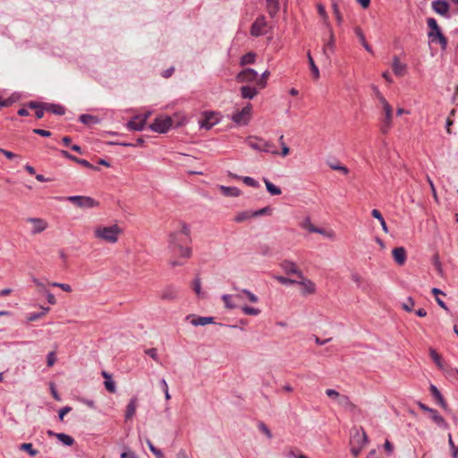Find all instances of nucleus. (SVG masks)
Here are the masks:
<instances>
[{
    "label": "nucleus",
    "instance_id": "f257e3e1",
    "mask_svg": "<svg viewBox=\"0 0 458 458\" xmlns=\"http://www.w3.org/2000/svg\"><path fill=\"white\" fill-rule=\"evenodd\" d=\"M121 233V228L117 225H113L110 226H98L94 231V235L106 242L115 243Z\"/></svg>",
    "mask_w": 458,
    "mask_h": 458
},
{
    "label": "nucleus",
    "instance_id": "f03ea898",
    "mask_svg": "<svg viewBox=\"0 0 458 458\" xmlns=\"http://www.w3.org/2000/svg\"><path fill=\"white\" fill-rule=\"evenodd\" d=\"M247 144L252 149L257 151L271 153L273 155H278L279 152L276 147L270 141H267L261 138L250 136L247 139Z\"/></svg>",
    "mask_w": 458,
    "mask_h": 458
},
{
    "label": "nucleus",
    "instance_id": "7ed1b4c3",
    "mask_svg": "<svg viewBox=\"0 0 458 458\" xmlns=\"http://www.w3.org/2000/svg\"><path fill=\"white\" fill-rule=\"evenodd\" d=\"M185 238L182 239V236L180 235L179 233H171L169 235V248L175 251L179 250L180 255L183 258H190L191 256V249L190 247H183L182 243L185 242Z\"/></svg>",
    "mask_w": 458,
    "mask_h": 458
},
{
    "label": "nucleus",
    "instance_id": "20e7f679",
    "mask_svg": "<svg viewBox=\"0 0 458 458\" xmlns=\"http://www.w3.org/2000/svg\"><path fill=\"white\" fill-rule=\"evenodd\" d=\"M173 126V120L168 115H159L155 118L148 128L155 132L165 133Z\"/></svg>",
    "mask_w": 458,
    "mask_h": 458
},
{
    "label": "nucleus",
    "instance_id": "39448f33",
    "mask_svg": "<svg viewBox=\"0 0 458 458\" xmlns=\"http://www.w3.org/2000/svg\"><path fill=\"white\" fill-rule=\"evenodd\" d=\"M67 200L81 208H92L98 206V202L89 196H69Z\"/></svg>",
    "mask_w": 458,
    "mask_h": 458
},
{
    "label": "nucleus",
    "instance_id": "423d86ee",
    "mask_svg": "<svg viewBox=\"0 0 458 458\" xmlns=\"http://www.w3.org/2000/svg\"><path fill=\"white\" fill-rule=\"evenodd\" d=\"M268 24L264 15H259L250 27V35L252 37H260L267 33Z\"/></svg>",
    "mask_w": 458,
    "mask_h": 458
},
{
    "label": "nucleus",
    "instance_id": "0eeeda50",
    "mask_svg": "<svg viewBox=\"0 0 458 458\" xmlns=\"http://www.w3.org/2000/svg\"><path fill=\"white\" fill-rule=\"evenodd\" d=\"M251 105L248 104L241 111L234 113L232 115V120L239 125L248 124L250 118Z\"/></svg>",
    "mask_w": 458,
    "mask_h": 458
},
{
    "label": "nucleus",
    "instance_id": "6e6552de",
    "mask_svg": "<svg viewBox=\"0 0 458 458\" xmlns=\"http://www.w3.org/2000/svg\"><path fill=\"white\" fill-rule=\"evenodd\" d=\"M385 116L381 122L380 130L382 133L386 134L392 126L393 109L389 104L383 106Z\"/></svg>",
    "mask_w": 458,
    "mask_h": 458
},
{
    "label": "nucleus",
    "instance_id": "1a4fd4ad",
    "mask_svg": "<svg viewBox=\"0 0 458 458\" xmlns=\"http://www.w3.org/2000/svg\"><path fill=\"white\" fill-rule=\"evenodd\" d=\"M239 82H255L258 87V72L251 68H246L237 75Z\"/></svg>",
    "mask_w": 458,
    "mask_h": 458
},
{
    "label": "nucleus",
    "instance_id": "9d476101",
    "mask_svg": "<svg viewBox=\"0 0 458 458\" xmlns=\"http://www.w3.org/2000/svg\"><path fill=\"white\" fill-rule=\"evenodd\" d=\"M280 267L287 275H296L300 279L304 278L303 273L297 267L296 264L291 260H283Z\"/></svg>",
    "mask_w": 458,
    "mask_h": 458
},
{
    "label": "nucleus",
    "instance_id": "9b49d317",
    "mask_svg": "<svg viewBox=\"0 0 458 458\" xmlns=\"http://www.w3.org/2000/svg\"><path fill=\"white\" fill-rule=\"evenodd\" d=\"M26 221L28 223L32 224V229H31V233L32 234L40 233L43 231H45L47 228V226H48L47 222L46 220L42 219V218L28 217L26 219Z\"/></svg>",
    "mask_w": 458,
    "mask_h": 458
},
{
    "label": "nucleus",
    "instance_id": "f8f14e48",
    "mask_svg": "<svg viewBox=\"0 0 458 458\" xmlns=\"http://www.w3.org/2000/svg\"><path fill=\"white\" fill-rule=\"evenodd\" d=\"M200 128H205L206 130L211 129L215 124L218 123V118L216 117V114L213 112H205L204 118L199 122Z\"/></svg>",
    "mask_w": 458,
    "mask_h": 458
},
{
    "label": "nucleus",
    "instance_id": "ddd939ff",
    "mask_svg": "<svg viewBox=\"0 0 458 458\" xmlns=\"http://www.w3.org/2000/svg\"><path fill=\"white\" fill-rule=\"evenodd\" d=\"M187 320H190L191 324L194 327L206 326L208 324H215L214 317H197L195 315H188Z\"/></svg>",
    "mask_w": 458,
    "mask_h": 458
},
{
    "label": "nucleus",
    "instance_id": "4468645a",
    "mask_svg": "<svg viewBox=\"0 0 458 458\" xmlns=\"http://www.w3.org/2000/svg\"><path fill=\"white\" fill-rule=\"evenodd\" d=\"M432 9L437 14L447 16L449 11V4L446 0H435L431 4Z\"/></svg>",
    "mask_w": 458,
    "mask_h": 458
},
{
    "label": "nucleus",
    "instance_id": "2eb2a0df",
    "mask_svg": "<svg viewBox=\"0 0 458 458\" xmlns=\"http://www.w3.org/2000/svg\"><path fill=\"white\" fill-rule=\"evenodd\" d=\"M178 297V289L174 285H168L164 288L160 293L163 301H174Z\"/></svg>",
    "mask_w": 458,
    "mask_h": 458
},
{
    "label": "nucleus",
    "instance_id": "dca6fc26",
    "mask_svg": "<svg viewBox=\"0 0 458 458\" xmlns=\"http://www.w3.org/2000/svg\"><path fill=\"white\" fill-rule=\"evenodd\" d=\"M146 126L145 119H140V116L135 115L133 116L128 123L127 128L131 131H142Z\"/></svg>",
    "mask_w": 458,
    "mask_h": 458
},
{
    "label": "nucleus",
    "instance_id": "f3484780",
    "mask_svg": "<svg viewBox=\"0 0 458 458\" xmlns=\"http://www.w3.org/2000/svg\"><path fill=\"white\" fill-rule=\"evenodd\" d=\"M393 258L394 261L402 266L407 259L406 250L403 247H396L392 250Z\"/></svg>",
    "mask_w": 458,
    "mask_h": 458
},
{
    "label": "nucleus",
    "instance_id": "a211bd4d",
    "mask_svg": "<svg viewBox=\"0 0 458 458\" xmlns=\"http://www.w3.org/2000/svg\"><path fill=\"white\" fill-rule=\"evenodd\" d=\"M428 38L431 39L432 42H435L437 40L439 43L441 49L445 50L447 47V38L445 37L443 32L441 30L437 31V33H434L433 31H430L428 33Z\"/></svg>",
    "mask_w": 458,
    "mask_h": 458
},
{
    "label": "nucleus",
    "instance_id": "6ab92c4d",
    "mask_svg": "<svg viewBox=\"0 0 458 458\" xmlns=\"http://www.w3.org/2000/svg\"><path fill=\"white\" fill-rule=\"evenodd\" d=\"M336 403H338V405H340L346 411L352 412L355 411L357 409V406L351 402L350 398L347 395L344 394H341L336 400Z\"/></svg>",
    "mask_w": 458,
    "mask_h": 458
},
{
    "label": "nucleus",
    "instance_id": "aec40b11",
    "mask_svg": "<svg viewBox=\"0 0 458 458\" xmlns=\"http://www.w3.org/2000/svg\"><path fill=\"white\" fill-rule=\"evenodd\" d=\"M392 69L395 75L403 76L406 71V64L401 63L399 57L394 55L393 58Z\"/></svg>",
    "mask_w": 458,
    "mask_h": 458
},
{
    "label": "nucleus",
    "instance_id": "412c9836",
    "mask_svg": "<svg viewBox=\"0 0 458 458\" xmlns=\"http://www.w3.org/2000/svg\"><path fill=\"white\" fill-rule=\"evenodd\" d=\"M258 87L242 86L241 87V96L242 98L252 99L259 92Z\"/></svg>",
    "mask_w": 458,
    "mask_h": 458
},
{
    "label": "nucleus",
    "instance_id": "4be33fe9",
    "mask_svg": "<svg viewBox=\"0 0 458 458\" xmlns=\"http://www.w3.org/2000/svg\"><path fill=\"white\" fill-rule=\"evenodd\" d=\"M429 391L434 399L437 400V403L445 410L447 409V403H445L444 397L442 396L440 391L434 385H430Z\"/></svg>",
    "mask_w": 458,
    "mask_h": 458
},
{
    "label": "nucleus",
    "instance_id": "5701e85b",
    "mask_svg": "<svg viewBox=\"0 0 458 458\" xmlns=\"http://www.w3.org/2000/svg\"><path fill=\"white\" fill-rule=\"evenodd\" d=\"M219 189L224 196L238 197L241 194V191L237 187L221 185Z\"/></svg>",
    "mask_w": 458,
    "mask_h": 458
},
{
    "label": "nucleus",
    "instance_id": "b1692460",
    "mask_svg": "<svg viewBox=\"0 0 458 458\" xmlns=\"http://www.w3.org/2000/svg\"><path fill=\"white\" fill-rule=\"evenodd\" d=\"M267 11L271 18H274L279 11V1L278 0H266Z\"/></svg>",
    "mask_w": 458,
    "mask_h": 458
},
{
    "label": "nucleus",
    "instance_id": "393cba45",
    "mask_svg": "<svg viewBox=\"0 0 458 458\" xmlns=\"http://www.w3.org/2000/svg\"><path fill=\"white\" fill-rule=\"evenodd\" d=\"M430 418L431 420L440 428H446L447 427V423L445 421V420L444 419V417H442L438 411L435 409H432L430 411Z\"/></svg>",
    "mask_w": 458,
    "mask_h": 458
},
{
    "label": "nucleus",
    "instance_id": "a878e982",
    "mask_svg": "<svg viewBox=\"0 0 458 458\" xmlns=\"http://www.w3.org/2000/svg\"><path fill=\"white\" fill-rule=\"evenodd\" d=\"M44 106L46 111L51 112L55 114L63 115L65 114V108L61 105L45 103Z\"/></svg>",
    "mask_w": 458,
    "mask_h": 458
},
{
    "label": "nucleus",
    "instance_id": "bb28decb",
    "mask_svg": "<svg viewBox=\"0 0 458 458\" xmlns=\"http://www.w3.org/2000/svg\"><path fill=\"white\" fill-rule=\"evenodd\" d=\"M354 32L356 34V36L358 37V38L360 39V42L361 43V45L363 46V47L369 52V53H372V48L367 43L366 41V38H365V36H364V33L362 32L361 29L359 28V27H356L354 29Z\"/></svg>",
    "mask_w": 458,
    "mask_h": 458
},
{
    "label": "nucleus",
    "instance_id": "cd10ccee",
    "mask_svg": "<svg viewBox=\"0 0 458 458\" xmlns=\"http://www.w3.org/2000/svg\"><path fill=\"white\" fill-rule=\"evenodd\" d=\"M242 295H244L252 303H257L259 301L258 296L247 289H242L240 294L235 295V298L242 299Z\"/></svg>",
    "mask_w": 458,
    "mask_h": 458
},
{
    "label": "nucleus",
    "instance_id": "c85d7f7f",
    "mask_svg": "<svg viewBox=\"0 0 458 458\" xmlns=\"http://www.w3.org/2000/svg\"><path fill=\"white\" fill-rule=\"evenodd\" d=\"M79 121L81 123H82L83 124H90V123L97 124L100 122V120L97 116L88 114H83L81 115H80Z\"/></svg>",
    "mask_w": 458,
    "mask_h": 458
},
{
    "label": "nucleus",
    "instance_id": "c756f323",
    "mask_svg": "<svg viewBox=\"0 0 458 458\" xmlns=\"http://www.w3.org/2000/svg\"><path fill=\"white\" fill-rule=\"evenodd\" d=\"M263 181L265 182L267 191L271 195L276 196V195H280L282 193L281 189L279 187L276 186L275 184H273L269 180H267V178H263Z\"/></svg>",
    "mask_w": 458,
    "mask_h": 458
},
{
    "label": "nucleus",
    "instance_id": "7c9ffc66",
    "mask_svg": "<svg viewBox=\"0 0 458 458\" xmlns=\"http://www.w3.org/2000/svg\"><path fill=\"white\" fill-rule=\"evenodd\" d=\"M55 437L66 446H71L74 443V439L64 433L55 434Z\"/></svg>",
    "mask_w": 458,
    "mask_h": 458
},
{
    "label": "nucleus",
    "instance_id": "2f4dec72",
    "mask_svg": "<svg viewBox=\"0 0 458 458\" xmlns=\"http://www.w3.org/2000/svg\"><path fill=\"white\" fill-rule=\"evenodd\" d=\"M334 48H335V36H334L332 29L329 27V40L325 45V47L323 48L324 54L327 56V58L329 57L327 53V50H330V51L333 52Z\"/></svg>",
    "mask_w": 458,
    "mask_h": 458
},
{
    "label": "nucleus",
    "instance_id": "473e14b6",
    "mask_svg": "<svg viewBox=\"0 0 458 458\" xmlns=\"http://www.w3.org/2000/svg\"><path fill=\"white\" fill-rule=\"evenodd\" d=\"M253 217L252 210H244L242 212L238 213L235 217L234 221L236 223H242L250 218Z\"/></svg>",
    "mask_w": 458,
    "mask_h": 458
},
{
    "label": "nucleus",
    "instance_id": "72a5a7b5",
    "mask_svg": "<svg viewBox=\"0 0 458 458\" xmlns=\"http://www.w3.org/2000/svg\"><path fill=\"white\" fill-rule=\"evenodd\" d=\"M136 411V399H131L127 404L125 411V419L130 420L133 417Z\"/></svg>",
    "mask_w": 458,
    "mask_h": 458
},
{
    "label": "nucleus",
    "instance_id": "f704fd0d",
    "mask_svg": "<svg viewBox=\"0 0 458 458\" xmlns=\"http://www.w3.org/2000/svg\"><path fill=\"white\" fill-rule=\"evenodd\" d=\"M371 216H372L374 218H376V219H377V220H378V223H380V225H381V226H382L383 231H384L385 233H387V232H388V230H387V225H386V221H385V219H384V217H383L382 214L380 213V211H379V210H377V209H373V210L371 211Z\"/></svg>",
    "mask_w": 458,
    "mask_h": 458
},
{
    "label": "nucleus",
    "instance_id": "c9c22d12",
    "mask_svg": "<svg viewBox=\"0 0 458 458\" xmlns=\"http://www.w3.org/2000/svg\"><path fill=\"white\" fill-rule=\"evenodd\" d=\"M299 284L304 286L305 293H313L316 290L315 284L308 279H301V281H298Z\"/></svg>",
    "mask_w": 458,
    "mask_h": 458
},
{
    "label": "nucleus",
    "instance_id": "e433bc0d",
    "mask_svg": "<svg viewBox=\"0 0 458 458\" xmlns=\"http://www.w3.org/2000/svg\"><path fill=\"white\" fill-rule=\"evenodd\" d=\"M429 355L431 359L434 360L436 365L440 369H444V364L442 360V357L437 352L435 349H429Z\"/></svg>",
    "mask_w": 458,
    "mask_h": 458
},
{
    "label": "nucleus",
    "instance_id": "4c0bfd02",
    "mask_svg": "<svg viewBox=\"0 0 458 458\" xmlns=\"http://www.w3.org/2000/svg\"><path fill=\"white\" fill-rule=\"evenodd\" d=\"M353 440L361 446V448L367 444L368 442V436L365 433L364 430H362L361 433L357 432L353 436Z\"/></svg>",
    "mask_w": 458,
    "mask_h": 458
},
{
    "label": "nucleus",
    "instance_id": "58836bf2",
    "mask_svg": "<svg viewBox=\"0 0 458 458\" xmlns=\"http://www.w3.org/2000/svg\"><path fill=\"white\" fill-rule=\"evenodd\" d=\"M301 226L309 230L310 233H321L318 228L312 225L310 218L306 217L301 224Z\"/></svg>",
    "mask_w": 458,
    "mask_h": 458
},
{
    "label": "nucleus",
    "instance_id": "ea45409f",
    "mask_svg": "<svg viewBox=\"0 0 458 458\" xmlns=\"http://www.w3.org/2000/svg\"><path fill=\"white\" fill-rule=\"evenodd\" d=\"M308 60H309V64H310V70H311V72L314 76L315 79H318L319 78V70H318V67L315 64V62L310 55V52H308Z\"/></svg>",
    "mask_w": 458,
    "mask_h": 458
},
{
    "label": "nucleus",
    "instance_id": "a19ab883",
    "mask_svg": "<svg viewBox=\"0 0 458 458\" xmlns=\"http://www.w3.org/2000/svg\"><path fill=\"white\" fill-rule=\"evenodd\" d=\"M146 443H147V445H148V448H149L150 452H151V453H152V454H153L157 458H163V456H164L163 452H162L160 449L157 448V447L153 445V443H152L148 438H147V439H146Z\"/></svg>",
    "mask_w": 458,
    "mask_h": 458
},
{
    "label": "nucleus",
    "instance_id": "79ce46f5",
    "mask_svg": "<svg viewBox=\"0 0 458 458\" xmlns=\"http://www.w3.org/2000/svg\"><path fill=\"white\" fill-rule=\"evenodd\" d=\"M269 74V71L266 70L260 77L258 76V89H262L267 86V79Z\"/></svg>",
    "mask_w": 458,
    "mask_h": 458
},
{
    "label": "nucleus",
    "instance_id": "37998d69",
    "mask_svg": "<svg viewBox=\"0 0 458 458\" xmlns=\"http://www.w3.org/2000/svg\"><path fill=\"white\" fill-rule=\"evenodd\" d=\"M255 57H256V55L254 53L249 52L246 55H242V57L241 58V64L245 65V64H253L255 61Z\"/></svg>",
    "mask_w": 458,
    "mask_h": 458
},
{
    "label": "nucleus",
    "instance_id": "c03bdc74",
    "mask_svg": "<svg viewBox=\"0 0 458 458\" xmlns=\"http://www.w3.org/2000/svg\"><path fill=\"white\" fill-rule=\"evenodd\" d=\"M20 449L28 452L30 456H35L38 453V450L33 448L31 443H23V444H21L20 445Z\"/></svg>",
    "mask_w": 458,
    "mask_h": 458
},
{
    "label": "nucleus",
    "instance_id": "a18cd8bd",
    "mask_svg": "<svg viewBox=\"0 0 458 458\" xmlns=\"http://www.w3.org/2000/svg\"><path fill=\"white\" fill-rule=\"evenodd\" d=\"M275 279L277 282H279L280 284H284V285H291V284H298V281L289 278V277L283 276H276Z\"/></svg>",
    "mask_w": 458,
    "mask_h": 458
},
{
    "label": "nucleus",
    "instance_id": "49530a36",
    "mask_svg": "<svg viewBox=\"0 0 458 458\" xmlns=\"http://www.w3.org/2000/svg\"><path fill=\"white\" fill-rule=\"evenodd\" d=\"M242 310L246 315L257 316L260 313V310L258 308L244 306L242 308Z\"/></svg>",
    "mask_w": 458,
    "mask_h": 458
},
{
    "label": "nucleus",
    "instance_id": "de8ad7c7",
    "mask_svg": "<svg viewBox=\"0 0 458 458\" xmlns=\"http://www.w3.org/2000/svg\"><path fill=\"white\" fill-rule=\"evenodd\" d=\"M242 182L250 186V187H252V188H259L260 186L259 182L258 181H256L254 178L252 177H250V176H244L242 177Z\"/></svg>",
    "mask_w": 458,
    "mask_h": 458
},
{
    "label": "nucleus",
    "instance_id": "09e8293b",
    "mask_svg": "<svg viewBox=\"0 0 458 458\" xmlns=\"http://www.w3.org/2000/svg\"><path fill=\"white\" fill-rule=\"evenodd\" d=\"M272 212V209L270 207H265L263 208L252 211L253 217L260 216H266L270 215Z\"/></svg>",
    "mask_w": 458,
    "mask_h": 458
},
{
    "label": "nucleus",
    "instance_id": "8fccbe9b",
    "mask_svg": "<svg viewBox=\"0 0 458 458\" xmlns=\"http://www.w3.org/2000/svg\"><path fill=\"white\" fill-rule=\"evenodd\" d=\"M258 428H259V429L263 434H265V435L267 436V437L268 439H271V438L273 437V435H272V433H271L270 429L267 427V425H266L264 422H262V421L259 422V424H258Z\"/></svg>",
    "mask_w": 458,
    "mask_h": 458
},
{
    "label": "nucleus",
    "instance_id": "3c124183",
    "mask_svg": "<svg viewBox=\"0 0 458 458\" xmlns=\"http://www.w3.org/2000/svg\"><path fill=\"white\" fill-rule=\"evenodd\" d=\"M104 385H105L106 389L109 393H115L116 386H115V382L112 379V377L105 380Z\"/></svg>",
    "mask_w": 458,
    "mask_h": 458
},
{
    "label": "nucleus",
    "instance_id": "603ef678",
    "mask_svg": "<svg viewBox=\"0 0 458 458\" xmlns=\"http://www.w3.org/2000/svg\"><path fill=\"white\" fill-rule=\"evenodd\" d=\"M427 23L428 28L433 31L434 33H437V31L441 30L439 26L437 25V21L434 18H428L427 20Z\"/></svg>",
    "mask_w": 458,
    "mask_h": 458
},
{
    "label": "nucleus",
    "instance_id": "864d4df0",
    "mask_svg": "<svg viewBox=\"0 0 458 458\" xmlns=\"http://www.w3.org/2000/svg\"><path fill=\"white\" fill-rule=\"evenodd\" d=\"M232 295L230 294H223L222 300L224 301L225 306L227 309H234L236 306L231 301Z\"/></svg>",
    "mask_w": 458,
    "mask_h": 458
},
{
    "label": "nucleus",
    "instance_id": "5fc2aeb1",
    "mask_svg": "<svg viewBox=\"0 0 458 458\" xmlns=\"http://www.w3.org/2000/svg\"><path fill=\"white\" fill-rule=\"evenodd\" d=\"M433 266L435 267V269L437 270L438 275L442 276L443 275V268H442V265H441V262H440L439 258H438L437 255H435L433 257Z\"/></svg>",
    "mask_w": 458,
    "mask_h": 458
},
{
    "label": "nucleus",
    "instance_id": "6e6d98bb",
    "mask_svg": "<svg viewBox=\"0 0 458 458\" xmlns=\"http://www.w3.org/2000/svg\"><path fill=\"white\" fill-rule=\"evenodd\" d=\"M373 91L375 93L376 98L379 100V102L382 104V106H386V104H389L386 99L384 98V96L381 94L377 87L373 86Z\"/></svg>",
    "mask_w": 458,
    "mask_h": 458
},
{
    "label": "nucleus",
    "instance_id": "4d7b16f0",
    "mask_svg": "<svg viewBox=\"0 0 458 458\" xmlns=\"http://www.w3.org/2000/svg\"><path fill=\"white\" fill-rule=\"evenodd\" d=\"M120 458H139L135 452L126 447L125 451L120 454Z\"/></svg>",
    "mask_w": 458,
    "mask_h": 458
},
{
    "label": "nucleus",
    "instance_id": "13d9d810",
    "mask_svg": "<svg viewBox=\"0 0 458 458\" xmlns=\"http://www.w3.org/2000/svg\"><path fill=\"white\" fill-rule=\"evenodd\" d=\"M160 385H161V387H162V389H163V391L165 393V400H170L171 399V395L169 394L168 385H167V383H166L165 378H162L160 380Z\"/></svg>",
    "mask_w": 458,
    "mask_h": 458
},
{
    "label": "nucleus",
    "instance_id": "bf43d9fd",
    "mask_svg": "<svg viewBox=\"0 0 458 458\" xmlns=\"http://www.w3.org/2000/svg\"><path fill=\"white\" fill-rule=\"evenodd\" d=\"M178 233L180 235H183L185 240H190V228L185 223L182 224V229Z\"/></svg>",
    "mask_w": 458,
    "mask_h": 458
},
{
    "label": "nucleus",
    "instance_id": "052dcab7",
    "mask_svg": "<svg viewBox=\"0 0 458 458\" xmlns=\"http://www.w3.org/2000/svg\"><path fill=\"white\" fill-rule=\"evenodd\" d=\"M145 353L147 355H148L149 357H151L154 360H156L157 362L159 361V359H158V356H157V351L156 348H149V349H147L145 350Z\"/></svg>",
    "mask_w": 458,
    "mask_h": 458
},
{
    "label": "nucleus",
    "instance_id": "680f3d73",
    "mask_svg": "<svg viewBox=\"0 0 458 458\" xmlns=\"http://www.w3.org/2000/svg\"><path fill=\"white\" fill-rule=\"evenodd\" d=\"M72 411V407L70 406H64L63 407L62 409L59 410L58 411V419L60 420H64V417L65 414H67L68 412H70Z\"/></svg>",
    "mask_w": 458,
    "mask_h": 458
},
{
    "label": "nucleus",
    "instance_id": "e2e57ef3",
    "mask_svg": "<svg viewBox=\"0 0 458 458\" xmlns=\"http://www.w3.org/2000/svg\"><path fill=\"white\" fill-rule=\"evenodd\" d=\"M326 394L332 398V399H335V401L338 399V397L341 395L335 389H327L326 390Z\"/></svg>",
    "mask_w": 458,
    "mask_h": 458
},
{
    "label": "nucleus",
    "instance_id": "0e129e2a",
    "mask_svg": "<svg viewBox=\"0 0 458 458\" xmlns=\"http://www.w3.org/2000/svg\"><path fill=\"white\" fill-rule=\"evenodd\" d=\"M76 163L83 165L84 167L86 168H89V169H97L93 165H91L88 160L86 159H81V158H77L76 160Z\"/></svg>",
    "mask_w": 458,
    "mask_h": 458
},
{
    "label": "nucleus",
    "instance_id": "69168bd1",
    "mask_svg": "<svg viewBox=\"0 0 458 458\" xmlns=\"http://www.w3.org/2000/svg\"><path fill=\"white\" fill-rule=\"evenodd\" d=\"M193 289H194L195 293L198 295H200V293H201V284H200V279L199 278H196L193 281Z\"/></svg>",
    "mask_w": 458,
    "mask_h": 458
},
{
    "label": "nucleus",
    "instance_id": "338daca9",
    "mask_svg": "<svg viewBox=\"0 0 458 458\" xmlns=\"http://www.w3.org/2000/svg\"><path fill=\"white\" fill-rule=\"evenodd\" d=\"M413 306L414 301L411 297L408 298L407 301L403 304V308L407 311H411Z\"/></svg>",
    "mask_w": 458,
    "mask_h": 458
},
{
    "label": "nucleus",
    "instance_id": "774afa93",
    "mask_svg": "<svg viewBox=\"0 0 458 458\" xmlns=\"http://www.w3.org/2000/svg\"><path fill=\"white\" fill-rule=\"evenodd\" d=\"M40 318H42V314L40 312H34V313L29 314V316L27 317V319L30 322H33V321L39 319Z\"/></svg>",
    "mask_w": 458,
    "mask_h": 458
}]
</instances>
